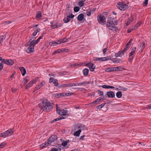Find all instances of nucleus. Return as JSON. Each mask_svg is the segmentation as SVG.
<instances>
[{
	"mask_svg": "<svg viewBox=\"0 0 151 151\" xmlns=\"http://www.w3.org/2000/svg\"><path fill=\"white\" fill-rule=\"evenodd\" d=\"M97 92L100 96H103L104 94L103 92L100 90H98Z\"/></svg>",
	"mask_w": 151,
	"mask_h": 151,
	"instance_id": "obj_50",
	"label": "nucleus"
},
{
	"mask_svg": "<svg viewBox=\"0 0 151 151\" xmlns=\"http://www.w3.org/2000/svg\"><path fill=\"white\" fill-rule=\"evenodd\" d=\"M6 37L5 35H4L0 37V44H1L2 42L4 40Z\"/></svg>",
	"mask_w": 151,
	"mask_h": 151,
	"instance_id": "obj_23",
	"label": "nucleus"
},
{
	"mask_svg": "<svg viewBox=\"0 0 151 151\" xmlns=\"http://www.w3.org/2000/svg\"><path fill=\"white\" fill-rule=\"evenodd\" d=\"M55 78H50V79H49V82L50 83H51L52 82H53V81L54 80Z\"/></svg>",
	"mask_w": 151,
	"mask_h": 151,
	"instance_id": "obj_57",
	"label": "nucleus"
},
{
	"mask_svg": "<svg viewBox=\"0 0 151 151\" xmlns=\"http://www.w3.org/2000/svg\"><path fill=\"white\" fill-rule=\"evenodd\" d=\"M90 83L89 81H84L82 83H76L78 86H83L88 84Z\"/></svg>",
	"mask_w": 151,
	"mask_h": 151,
	"instance_id": "obj_16",
	"label": "nucleus"
},
{
	"mask_svg": "<svg viewBox=\"0 0 151 151\" xmlns=\"http://www.w3.org/2000/svg\"><path fill=\"white\" fill-rule=\"evenodd\" d=\"M73 85H74V83H70L69 84H66V86L67 87H71L73 86Z\"/></svg>",
	"mask_w": 151,
	"mask_h": 151,
	"instance_id": "obj_53",
	"label": "nucleus"
},
{
	"mask_svg": "<svg viewBox=\"0 0 151 151\" xmlns=\"http://www.w3.org/2000/svg\"><path fill=\"white\" fill-rule=\"evenodd\" d=\"M116 16L115 17L110 16L106 24V26L109 27V29L115 32H116L118 29L117 27L115 26L117 24V21L116 19Z\"/></svg>",
	"mask_w": 151,
	"mask_h": 151,
	"instance_id": "obj_2",
	"label": "nucleus"
},
{
	"mask_svg": "<svg viewBox=\"0 0 151 151\" xmlns=\"http://www.w3.org/2000/svg\"><path fill=\"white\" fill-rule=\"evenodd\" d=\"M7 60L2 59L1 57H0V61H1V62L0 63L3 64V63H4L6 64Z\"/></svg>",
	"mask_w": 151,
	"mask_h": 151,
	"instance_id": "obj_29",
	"label": "nucleus"
},
{
	"mask_svg": "<svg viewBox=\"0 0 151 151\" xmlns=\"http://www.w3.org/2000/svg\"><path fill=\"white\" fill-rule=\"evenodd\" d=\"M53 84L55 85V86H58V80L56 79H54V80L53 81Z\"/></svg>",
	"mask_w": 151,
	"mask_h": 151,
	"instance_id": "obj_43",
	"label": "nucleus"
},
{
	"mask_svg": "<svg viewBox=\"0 0 151 151\" xmlns=\"http://www.w3.org/2000/svg\"><path fill=\"white\" fill-rule=\"evenodd\" d=\"M41 16V13L40 11H38L37 14L36 15V18H40V17Z\"/></svg>",
	"mask_w": 151,
	"mask_h": 151,
	"instance_id": "obj_34",
	"label": "nucleus"
},
{
	"mask_svg": "<svg viewBox=\"0 0 151 151\" xmlns=\"http://www.w3.org/2000/svg\"><path fill=\"white\" fill-rule=\"evenodd\" d=\"M116 6L118 9L122 11H124L128 9V6L124 3L119 2L117 3Z\"/></svg>",
	"mask_w": 151,
	"mask_h": 151,
	"instance_id": "obj_3",
	"label": "nucleus"
},
{
	"mask_svg": "<svg viewBox=\"0 0 151 151\" xmlns=\"http://www.w3.org/2000/svg\"><path fill=\"white\" fill-rule=\"evenodd\" d=\"M84 18V15L82 14H81L78 16L77 17V19L80 21H82Z\"/></svg>",
	"mask_w": 151,
	"mask_h": 151,
	"instance_id": "obj_18",
	"label": "nucleus"
},
{
	"mask_svg": "<svg viewBox=\"0 0 151 151\" xmlns=\"http://www.w3.org/2000/svg\"><path fill=\"white\" fill-rule=\"evenodd\" d=\"M105 71L107 72H112L114 71V67H112L111 68H106L105 70Z\"/></svg>",
	"mask_w": 151,
	"mask_h": 151,
	"instance_id": "obj_22",
	"label": "nucleus"
},
{
	"mask_svg": "<svg viewBox=\"0 0 151 151\" xmlns=\"http://www.w3.org/2000/svg\"><path fill=\"white\" fill-rule=\"evenodd\" d=\"M34 47L33 45L29 46L27 49L26 52L29 53L33 52L34 50Z\"/></svg>",
	"mask_w": 151,
	"mask_h": 151,
	"instance_id": "obj_10",
	"label": "nucleus"
},
{
	"mask_svg": "<svg viewBox=\"0 0 151 151\" xmlns=\"http://www.w3.org/2000/svg\"><path fill=\"white\" fill-rule=\"evenodd\" d=\"M102 99L101 97H99L95 101L90 103L89 104L92 107H94L96 104H98V102H100L101 101Z\"/></svg>",
	"mask_w": 151,
	"mask_h": 151,
	"instance_id": "obj_8",
	"label": "nucleus"
},
{
	"mask_svg": "<svg viewBox=\"0 0 151 151\" xmlns=\"http://www.w3.org/2000/svg\"><path fill=\"white\" fill-rule=\"evenodd\" d=\"M132 39H131L129 41V42H128V43H127V44L126 46V47H127L128 48L129 47V45L130 44V43H131V41L132 40Z\"/></svg>",
	"mask_w": 151,
	"mask_h": 151,
	"instance_id": "obj_56",
	"label": "nucleus"
},
{
	"mask_svg": "<svg viewBox=\"0 0 151 151\" xmlns=\"http://www.w3.org/2000/svg\"><path fill=\"white\" fill-rule=\"evenodd\" d=\"M81 132V130H79L74 133V136H79L80 135Z\"/></svg>",
	"mask_w": 151,
	"mask_h": 151,
	"instance_id": "obj_26",
	"label": "nucleus"
},
{
	"mask_svg": "<svg viewBox=\"0 0 151 151\" xmlns=\"http://www.w3.org/2000/svg\"><path fill=\"white\" fill-rule=\"evenodd\" d=\"M78 4L79 6L81 7L84 6V3L83 1H81L79 2Z\"/></svg>",
	"mask_w": 151,
	"mask_h": 151,
	"instance_id": "obj_51",
	"label": "nucleus"
},
{
	"mask_svg": "<svg viewBox=\"0 0 151 151\" xmlns=\"http://www.w3.org/2000/svg\"><path fill=\"white\" fill-rule=\"evenodd\" d=\"M148 0H145V1L143 3V4L145 6H147L148 4Z\"/></svg>",
	"mask_w": 151,
	"mask_h": 151,
	"instance_id": "obj_59",
	"label": "nucleus"
},
{
	"mask_svg": "<svg viewBox=\"0 0 151 151\" xmlns=\"http://www.w3.org/2000/svg\"><path fill=\"white\" fill-rule=\"evenodd\" d=\"M70 6L69 5H68V7H67L66 9V15H69L72 14V12L70 9Z\"/></svg>",
	"mask_w": 151,
	"mask_h": 151,
	"instance_id": "obj_14",
	"label": "nucleus"
},
{
	"mask_svg": "<svg viewBox=\"0 0 151 151\" xmlns=\"http://www.w3.org/2000/svg\"><path fill=\"white\" fill-rule=\"evenodd\" d=\"M14 63V61L12 59L7 60L6 64L8 65H12Z\"/></svg>",
	"mask_w": 151,
	"mask_h": 151,
	"instance_id": "obj_17",
	"label": "nucleus"
},
{
	"mask_svg": "<svg viewBox=\"0 0 151 151\" xmlns=\"http://www.w3.org/2000/svg\"><path fill=\"white\" fill-rule=\"evenodd\" d=\"M6 143L4 142H3L0 144V148H2L4 147L6 145Z\"/></svg>",
	"mask_w": 151,
	"mask_h": 151,
	"instance_id": "obj_45",
	"label": "nucleus"
},
{
	"mask_svg": "<svg viewBox=\"0 0 151 151\" xmlns=\"http://www.w3.org/2000/svg\"><path fill=\"white\" fill-rule=\"evenodd\" d=\"M98 22L101 24H105L106 23V18L103 14H100L97 17Z\"/></svg>",
	"mask_w": 151,
	"mask_h": 151,
	"instance_id": "obj_5",
	"label": "nucleus"
},
{
	"mask_svg": "<svg viewBox=\"0 0 151 151\" xmlns=\"http://www.w3.org/2000/svg\"><path fill=\"white\" fill-rule=\"evenodd\" d=\"M86 65L88 67L90 68H91L93 66V64L91 63H88Z\"/></svg>",
	"mask_w": 151,
	"mask_h": 151,
	"instance_id": "obj_38",
	"label": "nucleus"
},
{
	"mask_svg": "<svg viewBox=\"0 0 151 151\" xmlns=\"http://www.w3.org/2000/svg\"><path fill=\"white\" fill-rule=\"evenodd\" d=\"M19 69L21 71L22 75L23 76H24L26 73V71L25 68L23 67H20Z\"/></svg>",
	"mask_w": 151,
	"mask_h": 151,
	"instance_id": "obj_15",
	"label": "nucleus"
},
{
	"mask_svg": "<svg viewBox=\"0 0 151 151\" xmlns=\"http://www.w3.org/2000/svg\"><path fill=\"white\" fill-rule=\"evenodd\" d=\"M83 72L84 76H86L88 73L89 70L87 68H85L83 70Z\"/></svg>",
	"mask_w": 151,
	"mask_h": 151,
	"instance_id": "obj_20",
	"label": "nucleus"
},
{
	"mask_svg": "<svg viewBox=\"0 0 151 151\" xmlns=\"http://www.w3.org/2000/svg\"><path fill=\"white\" fill-rule=\"evenodd\" d=\"M77 65L76 63H74V64H70L69 65H68V67L71 68V67H75Z\"/></svg>",
	"mask_w": 151,
	"mask_h": 151,
	"instance_id": "obj_48",
	"label": "nucleus"
},
{
	"mask_svg": "<svg viewBox=\"0 0 151 151\" xmlns=\"http://www.w3.org/2000/svg\"><path fill=\"white\" fill-rule=\"evenodd\" d=\"M56 112L58 114L60 115H65L66 112L63 109L62 110L58 109L57 104L56 105Z\"/></svg>",
	"mask_w": 151,
	"mask_h": 151,
	"instance_id": "obj_7",
	"label": "nucleus"
},
{
	"mask_svg": "<svg viewBox=\"0 0 151 151\" xmlns=\"http://www.w3.org/2000/svg\"><path fill=\"white\" fill-rule=\"evenodd\" d=\"M142 23L140 22H139L134 27V29H137L141 24Z\"/></svg>",
	"mask_w": 151,
	"mask_h": 151,
	"instance_id": "obj_32",
	"label": "nucleus"
},
{
	"mask_svg": "<svg viewBox=\"0 0 151 151\" xmlns=\"http://www.w3.org/2000/svg\"><path fill=\"white\" fill-rule=\"evenodd\" d=\"M51 151H58V149L57 148H54L52 149Z\"/></svg>",
	"mask_w": 151,
	"mask_h": 151,
	"instance_id": "obj_64",
	"label": "nucleus"
},
{
	"mask_svg": "<svg viewBox=\"0 0 151 151\" xmlns=\"http://www.w3.org/2000/svg\"><path fill=\"white\" fill-rule=\"evenodd\" d=\"M61 52H62V50H61V49H59L57 50L54 51L52 53V55H55L58 53H59Z\"/></svg>",
	"mask_w": 151,
	"mask_h": 151,
	"instance_id": "obj_31",
	"label": "nucleus"
},
{
	"mask_svg": "<svg viewBox=\"0 0 151 151\" xmlns=\"http://www.w3.org/2000/svg\"><path fill=\"white\" fill-rule=\"evenodd\" d=\"M106 95L109 98H113L115 97V96L114 93L112 91L107 92Z\"/></svg>",
	"mask_w": 151,
	"mask_h": 151,
	"instance_id": "obj_13",
	"label": "nucleus"
},
{
	"mask_svg": "<svg viewBox=\"0 0 151 151\" xmlns=\"http://www.w3.org/2000/svg\"><path fill=\"white\" fill-rule=\"evenodd\" d=\"M96 8H93L92 9H88L86 12V14L88 16H90L91 14H93L96 10Z\"/></svg>",
	"mask_w": 151,
	"mask_h": 151,
	"instance_id": "obj_9",
	"label": "nucleus"
},
{
	"mask_svg": "<svg viewBox=\"0 0 151 151\" xmlns=\"http://www.w3.org/2000/svg\"><path fill=\"white\" fill-rule=\"evenodd\" d=\"M133 18L132 17H129L127 20V26H128L132 22Z\"/></svg>",
	"mask_w": 151,
	"mask_h": 151,
	"instance_id": "obj_21",
	"label": "nucleus"
},
{
	"mask_svg": "<svg viewBox=\"0 0 151 151\" xmlns=\"http://www.w3.org/2000/svg\"><path fill=\"white\" fill-rule=\"evenodd\" d=\"M58 87L59 88H64V87H66V84H63L62 85H59Z\"/></svg>",
	"mask_w": 151,
	"mask_h": 151,
	"instance_id": "obj_52",
	"label": "nucleus"
},
{
	"mask_svg": "<svg viewBox=\"0 0 151 151\" xmlns=\"http://www.w3.org/2000/svg\"><path fill=\"white\" fill-rule=\"evenodd\" d=\"M106 104V103L97 106L96 107V108L98 109H100L102 108Z\"/></svg>",
	"mask_w": 151,
	"mask_h": 151,
	"instance_id": "obj_24",
	"label": "nucleus"
},
{
	"mask_svg": "<svg viewBox=\"0 0 151 151\" xmlns=\"http://www.w3.org/2000/svg\"><path fill=\"white\" fill-rule=\"evenodd\" d=\"M119 88H120V89H119V90H122L123 91H126L127 90V88L122 87L120 86H119Z\"/></svg>",
	"mask_w": 151,
	"mask_h": 151,
	"instance_id": "obj_44",
	"label": "nucleus"
},
{
	"mask_svg": "<svg viewBox=\"0 0 151 151\" xmlns=\"http://www.w3.org/2000/svg\"><path fill=\"white\" fill-rule=\"evenodd\" d=\"M3 64L0 63V71L3 68Z\"/></svg>",
	"mask_w": 151,
	"mask_h": 151,
	"instance_id": "obj_60",
	"label": "nucleus"
},
{
	"mask_svg": "<svg viewBox=\"0 0 151 151\" xmlns=\"http://www.w3.org/2000/svg\"><path fill=\"white\" fill-rule=\"evenodd\" d=\"M111 60L114 63H119L120 62L121 60L119 58H113Z\"/></svg>",
	"mask_w": 151,
	"mask_h": 151,
	"instance_id": "obj_19",
	"label": "nucleus"
},
{
	"mask_svg": "<svg viewBox=\"0 0 151 151\" xmlns=\"http://www.w3.org/2000/svg\"><path fill=\"white\" fill-rule=\"evenodd\" d=\"M129 58L128 61L129 62L132 63L134 57V56L129 55Z\"/></svg>",
	"mask_w": 151,
	"mask_h": 151,
	"instance_id": "obj_37",
	"label": "nucleus"
},
{
	"mask_svg": "<svg viewBox=\"0 0 151 151\" xmlns=\"http://www.w3.org/2000/svg\"><path fill=\"white\" fill-rule=\"evenodd\" d=\"M80 10V8L78 6H75L74 8V11L75 12H78Z\"/></svg>",
	"mask_w": 151,
	"mask_h": 151,
	"instance_id": "obj_41",
	"label": "nucleus"
},
{
	"mask_svg": "<svg viewBox=\"0 0 151 151\" xmlns=\"http://www.w3.org/2000/svg\"><path fill=\"white\" fill-rule=\"evenodd\" d=\"M60 41H61V43L67 42V39L65 38L61 39H60Z\"/></svg>",
	"mask_w": 151,
	"mask_h": 151,
	"instance_id": "obj_47",
	"label": "nucleus"
},
{
	"mask_svg": "<svg viewBox=\"0 0 151 151\" xmlns=\"http://www.w3.org/2000/svg\"><path fill=\"white\" fill-rule=\"evenodd\" d=\"M135 30V29H134V28L133 27L132 29H129L127 32L128 33H129L131 32L132 30Z\"/></svg>",
	"mask_w": 151,
	"mask_h": 151,
	"instance_id": "obj_54",
	"label": "nucleus"
},
{
	"mask_svg": "<svg viewBox=\"0 0 151 151\" xmlns=\"http://www.w3.org/2000/svg\"><path fill=\"white\" fill-rule=\"evenodd\" d=\"M121 56L120 55V53L119 52V51L118 52L116 53L115 55V56L117 57H118Z\"/></svg>",
	"mask_w": 151,
	"mask_h": 151,
	"instance_id": "obj_58",
	"label": "nucleus"
},
{
	"mask_svg": "<svg viewBox=\"0 0 151 151\" xmlns=\"http://www.w3.org/2000/svg\"><path fill=\"white\" fill-rule=\"evenodd\" d=\"M61 50H62V52H69V49L66 48L62 49H61Z\"/></svg>",
	"mask_w": 151,
	"mask_h": 151,
	"instance_id": "obj_46",
	"label": "nucleus"
},
{
	"mask_svg": "<svg viewBox=\"0 0 151 151\" xmlns=\"http://www.w3.org/2000/svg\"><path fill=\"white\" fill-rule=\"evenodd\" d=\"M119 52L120 53L121 56H122V55H123L124 54L125 52L123 51V50L119 51Z\"/></svg>",
	"mask_w": 151,
	"mask_h": 151,
	"instance_id": "obj_63",
	"label": "nucleus"
},
{
	"mask_svg": "<svg viewBox=\"0 0 151 151\" xmlns=\"http://www.w3.org/2000/svg\"><path fill=\"white\" fill-rule=\"evenodd\" d=\"M140 47L141 48V49H143L145 48V43L144 42H142L141 45L140 46Z\"/></svg>",
	"mask_w": 151,
	"mask_h": 151,
	"instance_id": "obj_35",
	"label": "nucleus"
},
{
	"mask_svg": "<svg viewBox=\"0 0 151 151\" xmlns=\"http://www.w3.org/2000/svg\"><path fill=\"white\" fill-rule=\"evenodd\" d=\"M33 40L32 41H31V42H32V45H33L34 47L35 46V45L37 44V43H36V40Z\"/></svg>",
	"mask_w": 151,
	"mask_h": 151,
	"instance_id": "obj_55",
	"label": "nucleus"
},
{
	"mask_svg": "<svg viewBox=\"0 0 151 151\" xmlns=\"http://www.w3.org/2000/svg\"><path fill=\"white\" fill-rule=\"evenodd\" d=\"M65 119V118L64 117H60V118H57L56 119H53L52 122H57V121H59L60 120L62 119Z\"/></svg>",
	"mask_w": 151,
	"mask_h": 151,
	"instance_id": "obj_27",
	"label": "nucleus"
},
{
	"mask_svg": "<svg viewBox=\"0 0 151 151\" xmlns=\"http://www.w3.org/2000/svg\"><path fill=\"white\" fill-rule=\"evenodd\" d=\"M51 27L52 29H55L56 28H57L56 25L55 24L52 25Z\"/></svg>",
	"mask_w": 151,
	"mask_h": 151,
	"instance_id": "obj_62",
	"label": "nucleus"
},
{
	"mask_svg": "<svg viewBox=\"0 0 151 151\" xmlns=\"http://www.w3.org/2000/svg\"><path fill=\"white\" fill-rule=\"evenodd\" d=\"M69 141V140L66 141H63L62 143V145L66 148H68L70 145L69 144H68Z\"/></svg>",
	"mask_w": 151,
	"mask_h": 151,
	"instance_id": "obj_11",
	"label": "nucleus"
},
{
	"mask_svg": "<svg viewBox=\"0 0 151 151\" xmlns=\"http://www.w3.org/2000/svg\"><path fill=\"white\" fill-rule=\"evenodd\" d=\"M52 43L53 46L56 45H58L56 41H53L52 42Z\"/></svg>",
	"mask_w": 151,
	"mask_h": 151,
	"instance_id": "obj_61",
	"label": "nucleus"
},
{
	"mask_svg": "<svg viewBox=\"0 0 151 151\" xmlns=\"http://www.w3.org/2000/svg\"><path fill=\"white\" fill-rule=\"evenodd\" d=\"M35 83V81H34V80H33L30 81L28 83V84L30 86V87H31L32 85Z\"/></svg>",
	"mask_w": 151,
	"mask_h": 151,
	"instance_id": "obj_42",
	"label": "nucleus"
},
{
	"mask_svg": "<svg viewBox=\"0 0 151 151\" xmlns=\"http://www.w3.org/2000/svg\"><path fill=\"white\" fill-rule=\"evenodd\" d=\"M13 129H10L5 131L4 133H1L0 137L5 138L8 136L11 135L13 134Z\"/></svg>",
	"mask_w": 151,
	"mask_h": 151,
	"instance_id": "obj_4",
	"label": "nucleus"
},
{
	"mask_svg": "<svg viewBox=\"0 0 151 151\" xmlns=\"http://www.w3.org/2000/svg\"><path fill=\"white\" fill-rule=\"evenodd\" d=\"M53 104L51 103L49 100L46 99L42 100V103L38 105L39 107L43 111L48 112L51 111L53 107Z\"/></svg>",
	"mask_w": 151,
	"mask_h": 151,
	"instance_id": "obj_1",
	"label": "nucleus"
},
{
	"mask_svg": "<svg viewBox=\"0 0 151 151\" xmlns=\"http://www.w3.org/2000/svg\"><path fill=\"white\" fill-rule=\"evenodd\" d=\"M114 71H118L121 70V69H122V68L120 66L115 67H114Z\"/></svg>",
	"mask_w": 151,
	"mask_h": 151,
	"instance_id": "obj_40",
	"label": "nucleus"
},
{
	"mask_svg": "<svg viewBox=\"0 0 151 151\" xmlns=\"http://www.w3.org/2000/svg\"><path fill=\"white\" fill-rule=\"evenodd\" d=\"M116 97L118 98H120L122 95V94L121 91H119L116 93Z\"/></svg>",
	"mask_w": 151,
	"mask_h": 151,
	"instance_id": "obj_28",
	"label": "nucleus"
},
{
	"mask_svg": "<svg viewBox=\"0 0 151 151\" xmlns=\"http://www.w3.org/2000/svg\"><path fill=\"white\" fill-rule=\"evenodd\" d=\"M101 59H101V58H96V57H94V58H93V60L94 61H101Z\"/></svg>",
	"mask_w": 151,
	"mask_h": 151,
	"instance_id": "obj_39",
	"label": "nucleus"
},
{
	"mask_svg": "<svg viewBox=\"0 0 151 151\" xmlns=\"http://www.w3.org/2000/svg\"><path fill=\"white\" fill-rule=\"evenodd\" d=\"M63 21L65 23H66L70 21V19L67 18V17H65L63 19Z\"/></svg>",
	"mask_w": 151,
	"mask_h": 151,
	"instance_id": "obj_33",
	"label": "nucleus"
},
{
	"mask_svg": "<svg viewBox=\"0 0 151 151\" xmlns=\"http://www.w3.org/2000/svg\"><path fill=\"white\" fill-rule=\"evenodd\" d=\"M46 145V143H44L41 145L40 146L41 149H42L44 147H46L45 146Z\"/></svg>",
	"mask_w": 151,
	"mask_h": 151,
	"instance_id": "obj_49",
	"label": "nucleus"
},
{
	"mask_svg": "<svg viewBox=\"0 0 151 151\" xmlns=\"http://www.w3.org/2000/svg\"><path fill=\"white\" fill-rule=\"evenodd\" d=\"M85 127V125L83 124H80L79 125H78V128L80 129L79 130H81V132L82 130L84 129Z\"/></svg>",
	"mask_w": 151,
	"mask_h": 151,
	"instance_id": "obj_25",
	"label": "nucleus"
},
{
	"mask_svg": "<svg viewBox=\"0 0 151 151\" xmlns=\"http://www.w3.org/2000/svg\"><path fill=\"white\" fill-rule=\"evenodd\" d=\"M45 84V82L44 81L42 82L40 84L38 85L36 87H35L34 89V91H36L37 90L39 89L40 88H41Z\"/></svg>",
	"mask_w": 151,
	"mask_h": 151,
	"instance_id": "obj_12",
	"label": "nucleus"
},
{
	"mask_svg": "<svg viewBox=\"0 0 151 151\" xmlns=\"http://www.w3.org/2000/svg\"><path fill=\"white\" fill-rule=\"evenodd\" d=\"M67 17V18L70 19V18H73L74 17V15H73V14H69V15H66Z\"/></svg>",
	"mask_w": 151,
	"mask_h": 151,
	"instance_id": "obj_36",
	"label": "nucleus"
},
{
	"mask_svg": "<svg viewBox=\"0 0 151 151\" xmlns=\"http://www.w3.org/2000/svg\"><path fill=\"white\" fill-rule=\"evenodd\" d=\"M57 138V136L56 135H52L47 140L48 144L50 145L52 143L56 140Z\"/></svg>",
	"mask_w": 151,
	"mask_h": 151,
	"instance_id": "obj_6",
	"label": "nucleus"
},
{
	"mask_svg": "<svg viewBox=\"0 0 151 151\" xmlns=\"http://www.w3.org/2000/svg\"><path fill=\"white\" fill-rule=\"evenodd\" d=\"M28 81V77H26L24 78L23 80L22 81V83H23L24 84H26Z\"/></svg>",
	"mask_w": 151,
	"mask_h": 151,
	"instance_id": "obj_30",
	"label": "nucleus"
}]
</instances>
